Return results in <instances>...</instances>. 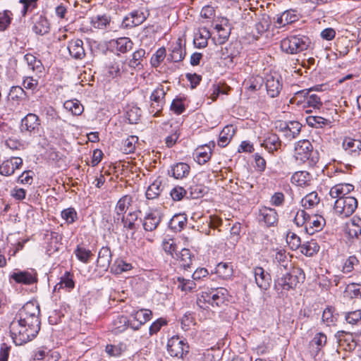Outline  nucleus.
Here are the masks:
<instances>
[{"label": "nucleus", "instance_id": "obj_1", "mask_svg": "<svg viewBox=\"0 0 361 361\" xmlns=\"http://www.w3.org/2000/svg\"><path fill=\"white\" fill-rule=\"evenodd\" d=\"M40 329L39 316L14 319L10 324L11 338L16 345H21L35 338Z\"/></svg>", "mask_w": 361, "mask_h": 361}, {"label": "nucleus", "instance_id": "obj_2", "mask_svg": "<svg viewBox=\"0 0 361 361\" xmlns=\"http://www.w3.org/2000/svg\"><path fill=\"white\" fill-rule=\"evenodd\" d=\"M311 43V39L306 35L295 33L281 41V49L286 54H297L307 50Z\"/></svg>", "mask_w": 361, "mask_h": 361}, {"label": "nucleus", "instance_id": "obj_3", "mask_svg": "<svg viewBox=\"0 0 361 361\" xmlns=\"http://www.w3.org/2000/svg\"><path fill=\"white\" fill-rule=\"evenodd\" d=\"M285 273L278 271L274 281V287L276 290H283L288 291L295 288L300 282L305 280V274L300 269H293L290 271L286 270Z\"/></svg>", "mask_w": 361, "mask_h": 361}, {"label": "nucleus", "instance_id": "obj_4", "mask_svg": "<svg viewBox=\"0 0 361 361\" xmlns=\"http://www.w3.org/2000/svg\"><path fill=\"white\" fill-rule=\"evenodd\" d=\"M295 159L301 163L315 165L319 161V153L314 150L312 143L307 140H302L295 145Z\"/></svg>", "mask_w": 361, "mask_h": 361}, {"label": "nucleus", "instance_id": "obj_5", "mask_svg": "<svg viewBox=\"0 0 361 361\" xmlns=\"http://www.w3.org/2000/svg\"><path fill=\"white\" fill-rule=\"evenodd\" d=\"M228 291L222 287L216 288H207L202 292L198 298L197 304L203 307L202 303L208 304L212 307H219L224 304L228 298Z\"/></svg>", "mask_w": 361, "mask_h": 361}, {"label": "nucleus", "instance_id": "obj_6", "mask_svg": "<svg viewBox=\"0 0 361 361\" xmlns=\"http://www.w3.org/2000/svg\"><path fill=\"white\" fill-rule=\"evenodd\" d=\"M357 200L353 196L337 199L334 205V213L341 218L351 216L357 208Z\"/></svg>", "mask_w": 361, "mask_h": 361}, {"label": "nucleus", "instance_id": "obj_7", "mask_svg": "<svg viewBox=\"0 0 361 361\" xmlns=\"http://www.w3.org/2000/svg\"><path fill=\"white\" fill-rule=\"evenodd\" d=\"M189 348L185 339L178 336H174L168 341L167 350L171 357L183 359L189 353Z\"/></svg>", "mask_w": 361, "mask_h": 361}, {"label": "nucleus", "instance_id": "obj_8", "mask_svg": "<svg viewBox=\"0 0 361 361\" xmlns=\"http://www.w3.org/2000/svg\"><path fill=\"white\" fill-rule=\"evenodd\" d=\"M166 94V91L161 85H159L152 92L150 95V100L152 103L149 106V111L154 117L159 116L165 104Z\"/></svg>", "mask_w": 361, "mask_h": 361}, {"label": "nucleus", "instance_id": "obj_9", "mask_svg": "<svg viewBox=\"0 0 361 361\" xmlns=\"http://www.w3.org/2000/svg\"><path fill=\"white\" fill-rule=\"evenodd\" d=\"M137 219L138 212L133 211L121 216L118 220L114 219L113 221L116 228L123 226V231H132L133 235L139 228V224L136 223Z\"/></svg>", "mask_w": 361, "mask_h": 361}, {"label": "nucleus", "instance_id": "obj_10", "mask_svg": "<svg viewBox=\"0 0 361 361\" xmlns=\"http://www.w3.org/2000/svg\"><path fill=\"white\" fill-rule=\"evenodd\" d=\"M265 86L267 94L272 98L279 95L282 90L281 77L277 73H270L265 77Z\"/></svg>", "mask_w": 361, "mask_h": 361}, {"label": "nucleus", "instance_id": "obj_11", "mask_svg": "<svg viewBox=\"0 0 361 361\" xmlns=\"http://www.w3.org/2000/svg\"><path fill=\"white\" fill-rule=\"evenodd\" d=\"M10 279H13L18 283L31 285L37 281V273L33 269L24 271L16 270L10 275Z\"/></svg>", "mask_w": 361, "mask_h": 361}, {"label": "nucleus", "instance_id": "obj_12", "mask_svg": "<svg viewBox=\"0 0 361 361\" xmlns=\"http://www.w3.org/2000/svg\"><path fill=\"white\" fill-rule=\"evenodd\" d=\"M133 318L130 329L134 331L139 330L140 327L152 319V312L148 309H140L133 311L130 314Z\"/></svg>", "mask_w": 361, "mask_h": 361}, {"label": "nucleus", "instance_id": "obj_13", "mask_svg": "<svg viewBox=\"0 0 361 361\" xmlns=\"http://www.w3.org/2000/svg\"><path fill=\"white\" fill-rule=\"evenodd\" d=\"M39 117L36 114L30 113L21 120L20 131L22 133L27 132L30 134L36 133L39 130Z\"/></svg>", "mask_w": 361, "mask_h": 361}, {"label": "nucleus", "instance_id": "obj_14", "mask_svg": "<svg viewBox=\"0 0 361 361\" xmlns=\"http://www.w3.org/2000/svg\"><path fill=\"white\" fill-rule=\"evenodd\" d=\"M335 337L339 345L343 347L345 350L351 351L356 348L355 333L338 331Z\"/></svg>", "mask_w": 361, "mask_h": 361}, {"label": "nucleus", "instance_id": "obj_15", "mask_svg": "<svg viewBox=\"0 0 361 361\" xmlns=\"http://www.w3.org/2000/svg\"><path fill=\"white\" fill-rule=\"evenodd\" d=\"M23 159L20 157H11L5 160L0 164V174L5 176H11L16 169L23 166Z\"/></svg>", "mask_w": 361, "mask_h": 361}, {"label": "nucleus", "instance_id": "obj_16", "mask_svg": "<svg viewBox=\"0 0 361 361\" xmlns=\"http://www.w3.org/2000/svg\"><path fill=\"white\" fill-rule=\"evenodd\" d=\"M252 272L257 286L261 290H267L271 285L270 274L261 267H255Z\"/></svg>", "mask_w": 361, "mask_h": 361}, {"label": "nucleus", "instance_id": "obj_17", "mask_svg": "<svg viewBox=\"0 0 361 361\" xmlns=\"http://www.w3.org/2000/svg\"><path fill=\"white\" fill-rule=\"evenodd\" d=\"M161 220V216L157 211L150 212L141 220L143 228L145 231L152 232L154 231Z\"/></svg>", "mask_w": 361, "mask_h": 361}, {"label": "nucleus", "instance_id": "obj_18", "mask_svg": "<svg viewBox=\"0 0 361 361\" xmlns=\"http://www.w3.org/2000/svg\"><path fill=\"white\" fill-rule=\"evenodd\" d=\"M67 49L71 56L75 59H82L85 56L83 42L80 39H75L70 41L68 44Z\"/></svg>", "mask_w": 361, "mask_h": 361}, {"label": "nucleus", "instance_id": "obj_19", "mask_svg": "<svg viewBox=\"0 0 361 361\" xmlns=\"http://www.w3.org/2000/svg\"><path fill=\"white\" fill-rule=\"evenodd\" d=\"M343 147L353 158H357L361 155V141L359 140L350 137L345 138L343 142Z\"/></svg>", "mask_w": 361, "mask_h": 361}, {"label": "nucleus", "instance_id": "obj_20", "mask_svg": "<svg viewBox=\"0 0 361 361\" xmlns=\"http://www.w3.org/2000/svg\"><path fill=\"white\" fill-rule=\"evenodd\" d=\"M259 221H264L267 226H274L278 222V214L276 209L264 207L259 210Z\"/></svg>", "mask_w": 361, "mask_h": 361}, {"label": "nucleus", "instance_id": "obj_21", "mask_svg": "<svg viewBox=\"0 0 361 361\" xmlns=\"http://www.w3.org/2000/svg\"><path fill=\"white\" fill-rule=\"evenodd\" d=\"M354 190V185L350 183H338L333 186L329 191V195L333 199L346 197Z\"/></svg>", "mask_w": 361, "mask_h": 361}, {"label": "nucleus", "instance_id": "obj_22", "mask_svg": "<svg viewBox=\"0 0 361 361\" xmlns=\"http://www.w3.org/2000/svg\"><path fill=\"white\" fill-rule=\"evenodd\" d=\"M132 202L133 197L129 195H126L121 197L115 207L113 220H118L121 216L126 214L127 209L131 205Z\"/></svg>", "mask_w": 361, "mask_h": 361}, {"label": "nucleus", "instance_id": "obj_23", "mask_svg": "<svg viewBox=\"0 0 361 361\" xmlns=\"http://www.w3.org/2000/svg\"><path fill=\"white\" fill-rule=\"evenodd\" d=\"M39 314V306L32 302H28L18 311L15 319L25 318H32L33 316L37 317Z\"/></svg>", "mask_w": 361, "mask_h": 361}, {"label": "nucleus", "instance_id": "obj_24", "mask_svg": "<svg viewBox=\"0 0 361 361\" xmlns=\"http://www.w3.org/2000/svg\"><path fill=\"white\" fill-rule=\"evenodd\" d=\"M215 144L214 142L209 143V145L201 146L197 147L195 152V160L199 164H204L207 162L212 156V147H214Z\"/></svg>", "mask_w": 361, "mask_h": 361}, {"label": "nucleus", "instance_id": "obj_25", "mask_svg": "<svg viewBox=\"0 0 361 361\" xmlns=\"http://www.w3.org/2000/svg\"><path fill=\"white\" fill-rule=\"evenodd\" d=\"M133 42L128 37H120L109 42L110 47L122 54L130 51L133 49Z\"/></svg>", "mask_w": 361, "mask_h": 361}, {"label": "nucleus", "instance_id": "obj_26", "mask_svg": "<svg viewBox=\"0 0 361 361\" xmlns=\"http://www.w3.org/2000/svg\"><path fill=\"white\" fill-rule=\"evenodd\" d=\"M190 170V167L188 164L179 162L171 166L169 175L176 179H182L189 174Z\"/></svg>", "mask_w": 361, "mask_h": 361}, {"label": "nucleus", "instance_id": "obj_27", "mask_svg": "<svg viewBox=\"0 0 361 361\" xmlns=\"http://www.w3.org/2000/svg\"><path fill=\"white\" fill-rule=\"evenodd\" d=\"M346 232L351 238H359L361 235V219L354 216L346 223Z\"/></svg>", "mask_w": 361, "mask_h": 361}, {"label": "nucleus", "instance_id": "obj_28", "mask_svg": "<svg viewBox=\"0 0 361 361\" xmlns=\"http://www.w3.org/2000/svg\"><path fill=\"white\" fill-rule=\"evenodd\" d=\"M111 252L109 247H102L98 253L97 266L106 271L110 266Z\"/></svg>", "mask_w": 361, "mask_h": 361}, {"label": "nucleus", "instance_id": "obj_29", "mask_svg": "<svg viewBox=\"0 0 361 361\" xmlns=\"http://www.w3.org/2000/svg\"><path fill=\"white\" fill-rule=\"evenodd\" d=\"M32 31L39 35H44L50 31L49 20L43 16L37 17L34 21Z\"/></svg>", "mask_w": 361, "mask_h": 361}, {"label": "nucleus", "instance_id": "obj_30", "mask_svg": "<svg viewBox=\"0 0 361 361\" xmlns=\"http://www.w3.org/2000/svg\"><path fill=\"white\" fill-rule=\"evenodd\" d=\"M132 320L126 316L118 315L112 322V332L115 334L124 332L128 327L130 328Z\"/></svg>", "mask_w": 361, "mask_h": 361}, {"label": "nucleus", "instance_id": "obj_31", "mask_svg": "<svg viewBox=\"0 0 361 361\" xmlns=\"http://www.w3.org/2000/svg\"><path fill=\"white\" fill-rule=\"evenodd\" d=\"M326 336L323 333H317L310 343V352L314 356H317L319 352L326 343Z\"/></svg>", "mask_w": 361, "mask_h": 361}, {"label": "nucleus", "instance_id": "obj_32", "mask_svg": "<svg viewBox=\"0 0 361 361\" xmlns=\"http://www.w3.org/2000/svg\"><path fill=\"white\" fill-rule=\"evenodd\" d=\"M181 39H178L176 44L173 46L171 53L167 56V60L172 62L181 61L185 56V49L182 47Z\"/></svg>", "mask_w": 361, "mask_h": 361}, {"label": "nucleus", "instance_id": "obj_33", "mask_svg": "<svg viewBox=\"0 0 361 361\" xmlns=\"http://www.w3.org/2000/svg\"><path fill=\"white\" fill-rule=\"evenodd\" d=\"M272 257L274 263L279 267L280 271H283V269L288 270V267H290L288 253L284 250H279Z\"/></svg>", "mask_w": 361, "mask_h": 361}, {"label": "nucleus", "instance_id": "obj_34", "mask_svg": "<svg viewBox=\"0 0 361 361\" xmlns=\"http://www.w3.org/2000/svg\"><path fill=\"white\" fill-rule=\"evenodd\" d=\"M281 145V142L279 136L276 134H269L263 142L262 146L264 147L269 153H274L277 151Z\"/></svg>", "mask_w": 361, "mask_h": 361}, {"label": "nucleus", "instance_id": "obj_35", "mask_svg": "<svg viewBox=\"0 0 361 361\" xmlns=\"http://www.w3.org/2000/svg\"><path fill=\"white\" fill-rule=\"evenodd\" d=\"M312 92L313 90L312 88L309 89V94L306 96V98L304 99L305 104L303 108L319 109L323 105L321 97Z\"/></svg>", "mask_w": 361, "mask_h": 361}, {"label": "nucleus", "instance_id": "obj_36", "mask_svg": "<svg viewBox=\"0 0 361 361\" xmlns=\"http://www.w3.org/2000/svg\"><path fill=\"white\" fill-rule=\"evenodd\" d=\"M187 223V216L185 214H176L171 219L169 226V228L177 232L182 231Z\"/></svg>", "mask_w": 361, "mask_h": 361}, {"label": "nucleus", "instance_id": "obj_37", "mask_svg": "<svg viewBox=\"0 0 361 361\" xmlns=\"http://www.w3.org/2000/svg\"><path fill=\"white\" fill-rule=\"evenodd\" d=\"M235 132L233 126H226L221 131L218 140V145L224 147L230 142Z\"/></svg>", "mask_w": 361, "mask_h": 361}, {"label": "nucleus", "instance_id": "obj_38", "mask_svg": "<svg viewBox=\"0 0 361 361\" xmlns=\"http://www.w3.org/2000/svg\"><path fill=\"white\" fill-rule=\"evenodd\" d=\"M302 254L307 257H312L319 250V245L315 240L305 242L300 247Z\"/></svg>", "mask_w": 361, "mask_h": 361}, {"label": "nucleus", "instance_id": "obj_39", "mask_svg": "<svg viewBox=\"0 0 361 361\" xmlns=\"http://www.w3.org/2000/svg\"><path fill=\"white\" fill-rule=\"evenodd\" d=\"M75 286V283L73 278L68 271H66L64 275L61 277L60 282L54 286V291L59 290L62 288H66L68 291H70Z\"/></svg>", "mask_w": 361, "mask_h": 361}, {"label": "nucleus", "instance_id": "obj_40", "mask_svg": "<svg viewBox=\"0 0 361 361\" xmlns=\"http://www.w3.org/2000/svg\"><path fill=\"white\" fill-rule=\"evenodd\" d=\"M177 258L180 260V266L184 269H188L190 267L192 262V255L190 250L183 248L179 253H176Z\"/></svg>", "mask_w": 361, "mask_h": 361}, {"label": "nucleus", "instance_id": "obj_41", "mask_svg": "<svg viewBox=\"0 0 361 361\" xmlns=\"http://www.w3.org/2000/svg\"><path fill=\"white\" fill-rule=\"evenodd\" d=\"M162 191L161 181L156 179L147 188L145 195L149 200L157 198Z\"/></svg>", "mask_w": 361, "mask_h": 361}, {"label": "nucleus", "instance_id": "obj_42", "mask_svg": "<svg viewBox=\"0 0 361 361\" xmlns=\"http://www.w3.org/2000/svg\"><path fill=\"white\" fill-rule=\"evenodd\" d=\"M132 268L131 264L127 263L122 259H116L111 267V271L114 274H121Z\"/></svg>", "mask_w": 361, "mask_h": 361}, {"label": "nucleus", "instance_id": "obj_43", "mask_svg": "<svg viewBox=\"0 0 361 361\" xmlns=\"http://www.w3.org/2000/svg\"><path fill=\"white\" fill-rule=\"evenodd\" d=\"M210 37L209 30L206 28L200 32L194 38V45L198 49H202L207 46V40Z\"/></svg>", "mask_w": 361, "mask_h": 361}, {"label": "nucleus", "instance_id": "obj_44", "mask_svg": "<svg viewBox=\"0 0 361 361\" xmlns=\"http://www.w3.org/2000/svg\"><path fill=\"white\" fill-rule=\"evenodd\" d=\"M320 201L317 192H312L305 195L301 200V204L305 209H310L319 204Z\"/></svg>", "mask_w": 361, "mask_h": 361}, {"label": "nucleus", "instance_id": "obj_45", "mask_svg": "<svg viewBox=\"0 0 361 361\" xmlns=\"http://www.w3.org/2000/svg\"><path fill=\"white\" fill-rule=\"evenodd\" d=\"M216 273L219 277L226 279L231 276L233 267L228 263L220 262L216 267Z\"/></svg>", "mask_w": 361, "mask_h": 361}, {"label": "nucleus", "instance_id": "obj_46", "mask_svg": "<svg viewBox=\"0 0 361 361\" xmlns=\"http://www.w3.org/2000/svg\"><path fill=\"white\" fill-rule=\"evenodd\" d=\"M310 220V216L306 213L305 210H300L297 212L293 221L297 226L300 227L305 225L307 232H309L308 221Z\"/></svg>", "mask_w": 361, "mask_h": 361}, {"label": "nucleus", "instance_id": "obj_47", "mask_svg": "<svg viewBox=\"0 0 361 361\" xmlns=\"http://www.w3.org/2000/svg\"><path fill=\"white\" fill-rule=\"evenodd\" d=\"M110 23V18L106 15H97L91 18V25L97 29H104Z\"/></svg>", "mask_w": 361, "mask_h": 361}, {"label": "nucleus", "instance_id": "obj_48", "mask_svg": "<svg viewBox=\"0 0 361 361\" xmlns=\"http://www.w3.org/2000/svg\"><path fill=\"white\" fill-rule=\"evenodd\" d=\"M66 109L68 110L72 114L80 115L83 110V106L78 100H68L63 104Z\"/></svg>", "mask_w": 361, "mask_h": 361}, {"label": "nucleus", "instance_id": "obj_49", "mask_svg": "<svg viewBox=\"0 0 361 361\" xmlns=\"http://www.w3.org/2000/svg\"><path fill=\"white\" fill-rule=\"evenodd\" d=\"M78 260L83 263H88L91 256L92 255V252L80 245H78L74 251Z\"/></svg>", "mask_w": 361, "mask_h": 361}, {"label": "nucleus", "instance_id": "obj_50", "mask_svg": "<svg viewBox=\"0 0 361 361\" xmlns=\"http://www.w3.org/2000/svg\"><path fill=\"white\" fill-rule=\"evenodd\" d=\"M145 54V50L143 49H139L138 50L135 51L133 54L132 59L128 62L129 66L135 68L140 65H142V61Z\"/></svg>", "mask_w": 361, "mask_h": 361}, {"label": "nucleus", "instance_id": "obj_51", "mask_svg": "<svg viewBox=\"0 0 361 361\" xmlns=\"http://www.w3.org/2000/svg\"><path fill=\"white\" fill-rule=\"evenodd\" d=\"M307 123L312 127L321 128L329 123V120L320 116H308L306 118Z\"/></svg>", "mask_w": 361, "mask_h": 361}, {"label": "nucleus", "instance_id": "obj_52", "mask_svg": "<svg viewBox=\"0 0 361 361\" xmlns=\"http://www.w3.org/2000/svg\"><path fill=\"white\" fill-rule=\"evenodd\" d=\"M61 216L68 224L74 223L78 218L77 212L73 207L63 209L61 212Z\"/></svg>", "mask_w": 361, "mask_h": 361}, {"label": "nucleus", "instance_id": "obj_53", "mask_svg": "<svg viewBox=\"0 0 361 361\" xmlns=\"http://www.w3.org/2000/svg\"><path fill=\"white\" fill-rule=\"evenodd\" d=\"M166 56V49L164 47L159 48L151 57V65L157 68L164 61Z\"/></svg>", "mask_w": 361, "mask_h": 361}, {"label": "nucleus", "instance_id": "obj_54", "mask_svg": "<svg viewBox=\"0 0 361 361\" xmlns=\"http://www.w3.org/2000/svg\"><path fill=\"white\" fill-rule=\"evenodd\" d=\"M130 18L134 21L136 26L141 25L147 18L149 13L147 11H144L142 9L135 10L130 13Z\"/></svg>", "mask_w": 361, "mask_h": 361}, {"label": "nucleus", "instance_id": "obj_55", "mask_svg": "<svg viewBox=\"0 0 361 361\" xmlns=\"http://www.w3.org/2000/svg\"><path fill=\"white\" fill-rule=\"evenodd\" d=\"M137 136H130L123 141L122 149L125 154H130L135 149V144L137 142Z\"/></svg>", "mask_w": 361, "mask_h": 361}, {"label": "nucleus", "instance_id": "obj_56", "mask_svg": "<svg viewBox=\"0 0 361 361\" xmlns=\"http://www.w3.org/2000/svg\"><path fill=\"white\" fill-rule=\"evenodd\" d=\"M322 319L327 326L334 324L336 321V317L333 314V310L331 308L327 307L324 310Z\"/></svg>", "mask_w": 361, "mask_h": 361}, {"label": "nucleus", "instance_id": "obj_57", "mask_svg": "<svg viewBox=\"0 0 361 361\" xmlns=\"http://www.w3.org/2000/svg\"><path fill=\"white\" fill-rule=\"evenodd\" d=\"M359 263V260L354 255L350 256L345 262L343 267V272L345 274L350 273L353 269L354 266L357 265Z\"/></svg>", "mask_w": 361, "mask_h": 361}, {"label": "nucleus", "instance_id": "obj_58", "mask_svg": "<svg viewBox=\"0 0 361 361\" xmlns=\"http://www.w3.org/2000/svg\"><path fill=\"white\" fill-rule=\"evenodd\" d=\"M308 94H309V89L298 91L290 99V103H296L298 105H302L303 106L305 104L304 99L306 98V96Z\"/></svg>", "mask_w": 361, "mask_h": 361}, {"label": "nucleus", "instance_id": "obj_59", "mask_svg": "<svg viewBox=\"0 0 361 361\" xmlns=\"http://www.w3.org/2000/svg\"><path fill=\"white\" fill-rule=\"evenodd\" d=\"M37 0H20L19 3L23 6L21 11L22 15L25 16L27 12H30L37 8Z\"/></svg>", "mask_w": 361, "mask_h": 361}, {"label": "nucleus", "instance_id": "obj_60", "mask_svg": "<svg viewBox=\"0 0 361 361\" xmlns=\"http://www.w3.org/2000/svg\"><path fill=\"white\" fill-rule=\"evenodd\" d=\"M186 194L187 190L180 186H176L170 192V195L174 201L181 200Z\"/></svg>", "mask_w": 361, "mask_h": 361}, {"label": "nucleus", "instance_id": "obj_61", "mask_svg": "<svg viewBox=\"0 0 361 361\" xmlns=\"http://www.w3.org/2000/svg\"><path fill=\"white\" fill-rule=\"evenodd\" d=\"M345 321L349 324H355L361 319V310H357L345 313Z\"/></svg>", "mask_w": 361, "mask_h": 361}, {"label": "nucleus", "instance_id": "obj_62", "mask_svg": "<svg viewBox=\"0 0 361 361\" xmlns=\"http://www.w3.org/2000/svg\"><path fill=\"white\" fill-rule=\"evenodd\" d=\"M284 22L286 25L291 24L298 20L299 17L294 10H287L282 13Z\"/></svg>", "mask_w": 361, "mask_h": 361}, {"label": "nucleus", "instance_id": "obj_63", "mask_svg": "<svg viewBox=\"0 0 361 361\" xmlns=\"http://www.w3.org/2000/svg\"><path fill=\"white\" fill-rule=\"evenodd\" d=\"M310 174L307 171L296 172L292 177V179L296 180L298 185L305 184L310 180Z\"/></svg>", "mask_w": 361, "mask_h": 361}, {"label": "nucleus", "instance_id": "obj_64", "mask_svg": "<svg viewBox=\"0 0 361 361\" xmlns=\"http://www.w3.org/2000/svg\"><path fill=\"white\" fill-rule=\"evenodd\" d=\"M346 291L349 293L351 298H357L361 296V285L350 283L347 286Z\"/></svg>", "mask_w": 361, "mask_h": 361}]
</instances>
